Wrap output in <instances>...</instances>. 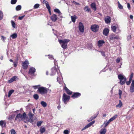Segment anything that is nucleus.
I'll list each match as a JSON object with an SVG mask.
<instances>
[{"instance_id": "nucleus-1", "label": "nucleus", "mask_w": 134, "mask_h": 134, "mask_svg": "<svg viewBox=\"0 0 134 134\" xmlns=\"http://www.w3.org/2000/svg\"><path fill=\"white\" fill-rule=\"evenodd\" d=\"M26 115L25 113H24L22 115L21 114L19 113L15 117V120H16L20 121L24 119V121L26 122V121H25V120L24 119L26 118Z\"/></svg>"}, {"instance_id": "nucleus-2", "label": "nucleus", "mask_w": 134, "mask_h": 134, "mask_svg": "<svg viewBox=\"0 0 134 134\" xmlns=\"http://www.w3.org/2000/svg\"><path fill=\"white\" fill-rule=\"evenodd\" d=\"M58 41L61 47L64 49H66L67 47V43L70 40L68 39H65L63 40H59Z\"/></svg>"}, {"instance_id": "nucleus-3", "label": "nucleus", "mask_w": 134, "mask_h": 134, "mask_svg": "<svg viewBox=\"0 0 134 134\" xmlns=\"http://www.w3.org/2000/svg\"><path fill=\"white\" fill-rule=\"evenodd\" d=\"M118 78L120 80L119 83L120 85H122L125 83L126 79L125 76L121 74H119L118 75Z\"/></svg>"}, {"instance_id": "nucleus-4", "label": "nucleus", "mask_w": 134, "mask_h": 134, "mask_svg": "<svg viewBox=\"0 0 134 134\" xmlns=\"http://www.w3.org/2000/svg\"><path fill=\"white\" fill-rule=\"evenodd\" d=\"M38 91L41 94H44L47 93V89L43 87H40L38 88Z\"/></svg>"}, {"instance_id": "nucleus-5", "label": "nucleus", "mask_w": 134, "mask_h": 134, "mask_svg": "<svg viewBox=\"0 0 134 134\" xmlns=\"http://www.w3.org/2000/svg\"><path fill=\"white\" fill-rule=\"evenodd\" d=\"M70 96L66 95L65 93L63 95L62 97V100L64 103L66 104L70 99Z\"/></svg>"}, {"instance_id": "nucleus-6", "label": "nucleus", "mask_w": 134, "mask_h": 134, "mask_svg": "<svg viewBox=\"0 0 134 134\" xmlns=\"http://www.w3.org/2000/svg\"><path fill=\"white\" fill-rule=\"evenodd\" d=\"M99 26L96 24H93L91 26V30L94 32H96L98 31Z\"/></svg>"}, {"instance_id": "nucleus-7", "label": "nucleus", "mask_w": 134, "mask_h": 134, "mask_svg": "<svg viewBox=\"0 0 134 134\" xmlns=\"http://www.w3.org/2000/svg\"><path fill=\"white\" fill-rule=\"evenodd\" d=\"M117 117V115H115L111 118L108 121L104 122V124L105 125L104 127H106L111 122L114 120Z\"/></svg>"}, {"instance_id": "nucleus-8", "label": "nucleus", "mask_w": 134, "mask_h": 134, "mask_svg": "<svg viewBox=\"0 0 134 134\" xmlns=\"http://www.w3.org/2000/svg\"><path fill=\"white\" fill-rule=\"evenodd\" d=\"M59 72L57 71L58 76L57 78V81L59 83L60 82L62 81L63 78L62 75L61 73L60 72V70H59Z\"/></svg>"}, {"instance_id": "nucleus-9", "label": "nucleus", "mask_w": 134, "mask_h": 134, "mask_svg": "<svg viewBox=\"0 0 134 134\" xmlns=\"http://www.w3.org/2000/svg\"><path fill=\"white\" fill-rule=\"evenodd\" d=\"M95 122V121L94 120L93 121H92L90 122L88 124H87L85 126V127H83L81 130H84L86 129H87L88 128L90 127L91 125H92V124H94Z\"/></svg>"}, {"instance_id": "nucleus-10", "label": "nucleus", "mask_w": 134, "mask_h": 134, "mask_svg": "<svg viewBox=\"0 0 134 134\" xmlns=\"http://www.w3.org/2000/svg\"><path fill=\"white\" fill-rule=\"evenodd\" d=\"M79 30L81 32H83L84 31V27L83 24L81 22H80L79 26Z\"/></svg>"}, {"instance_id": "nucleus-11", "label": "nucleus", "mask_w": 134, "mask_h": 134, "mask_svg": "<svg viewBox=\"0 0 134 134\" xmlns=\"http://www.w3.org/2000/svg\"><path fill=\"white\" fill-rule=\"evenodd\" d=\"M29 63L28 60H25L23 63L22 66L23 69H26L27 68Z\"/></svg>"}, {"instance_id": "nucleus-12", "label": "nucleus", "mask_w": 134, "mask_h": 134, "mask_svg": "<svg viewBox=\"0 0 134 134\" xmlns=\"http://www.w3.org/2000/svg\"><path fill=\"white\" fill-rule=\"evenodd\" d=\"M36 69L34 67L31 68L29 69V74L30 75H34Z\"/></svg>"}, {"instance_id": "nucleus-13", "label": "nucleus", "mask_w": 134, "mask_h": 134, "mask_svg": "<svg viewBox=\"0 0 134 134\" xmlns=\"http://www.w3.org/2000/svg\"><path fill=\"white\" fill-rule=\"evenodd\" d=\"M51 73L50 75L51 76H53L55 75L56 72L57 71V69L55 66L53 67L51 69Z\"/></svg>"}, {"instance_id": "nucleus-14", "label": "nucleus", "mask_w": 134, "mask_h": 134, "mask_svg": "<svg viewBox=\"0 0 134 134\" xmlns=\"http://www.w3.org/2000/svg\"><path fill=\"white\" fill-rule=\"evenodd\" d=\"M81 95V94L79 92L74 93L71 96V97L73 98H77Z\"/></svg>"}, {"instance_id": "nucleus-15", "label": "nucleus", "mask_w": 134, "mask_h": 134, "mask_svg": "<svg viewBox=\"0 0 134 134\" xmlns=\"http://www.w3.org/2000/svg\"><path fill=\"white\" fill-rule=\"evenodd\" d=\"M130 92L132 93L134 92V80H133L131 84V86L130 88Z\"/></svg>"}, {"instance_id": "nucleus-16", "label": "nucleus", "mask_w": 134, "mask_h": 134, "mask_svg": "<svg viewBox=\"0 0 134 134\" xmlns=\"http://www.w3.org/2000/svg\"><path fill=\"white\" fill-rule=\"evenodd\" d=\"M18 79V77L16 76H14L10 80L8 81L9 83H11L13 81H16Z\"/></svg>"}, {"instance_id": "nucleus-17", "label": "nucleus", "mask_w": 134, "mask_h": 134, "mask_svg": "<svg viewBox=\"0 0 134 134\" xmlns=\"http://www.w3.org/2000/svg\"><path fill=\"white\" fill-rule=\"evenodd\" d=\"M118 38V36H115L114 34H111L110 35L109 37V41L113 40L115 39H117Z\"/></svg>"}, {"instance_id": "nucleus-18", "label": "nucleus", "mask_w": 134, "mask_h": 134, "mask_svg": "<svg viewBox=\"0 0 134 134\" xmlns=\"http://www.w3.org/2000/svg\"><path fill=\"white\" fill-rule=\"evenodd\" d=\"M18 36L17 34L16 33H14L11 35L9 37L10 39L11 40L12 39H15Z\"/></svg>"}, {"instance_id": "nucleus-19", "label": "nucleus", "mask_w": 134, "mask_h": 134, "mask_svg": "<svg viewBox=\"0 0 134 134\" xmlns=\"http://www.w3.org/2000/svg\"><path fill=\"white\" fill-rule=\"evenodd\" d=\"M6 122L5 120L0 121V126L2 127H5L6 126Z\"/></svg>"}, {"instance_id": "nucleus-20", "label": "nucleus", "mask_w": 134, "mask_h": 134, "mask_svg": "<svg viewBox=\"0 0 134 134\" xmlns=\"http://www.w3.org/2000/svg\"><path fill=\"white\" fill-rule=\"evenodd\" d=\"M51 19L53 21H55L57 19V15L55 14H53L51 16Z\"/></svg>"}, {"instance_id": "nucleus-21", "label": "nucleus", "mask_w": 134, "mask_h": 134, "mask_svg": "<svg viewBox=\"0 0 134 134\" xmlns=\"http://www.w3.org/2000/svg\"><path fill=\"white\" fill-rule=\"evenodd\" d=\"M109 31L108 29L107 28H105L103 31V35L105 36H107L109 33Z\"/></svg>"}, {"instance_id": "nucleus-22", "label": "nucleus", "mask_w": 134, "mask_h": 134, "mask_svg": "<svg viewBox=\"0 0 134 134\" xmlns=\"http://www.w3.org/2000/svg\"><path fill=\"white\" fill-rule=\"evenodd\" d=\"M105 21L106 23L107 24L109 23L110 22V17L108 16L107 18H105Z\"/></svg>"}, {"instance_id": "nucleus-23", "label": "nucleus", "mask_w": 134, "mask_h": 134, "mask_svg": "<svg viewBox=\"0 0 134 134\" xmlns=\"http://www.w3.org/2000/svg\"><path fill=\"white\" fill-rule=\"evenodd\" d=\"M91 7L93 9L94 11H96V5L94 3H93L91 4Z\"/></svg>"}, {"instance_id": "nucleus-24", "label": "nucleus", "mask_w": 134, "mask_h": 134, "mask_svg": "<svg viewBox=\"0 0 134 134\" xmlns=\"http://www.w3.org/2000/svg\"><path fill=\"white\" fill-rule=\"evenodd\" d=\"M104 43V41L103 40H100L98 41V45L99 47L102 46L103 44Z\"/></svg>"}, {"instance_id": "nucleus-25", "label": "nucleus", "mask_w": 134, "mask_h": 134, "mask_svg": "<svg viewBox=\"0 0 134 134\" xmlns=\"http://www.w3.org/2000/svg\"><path fill=\"white\" fill-rule=\"evenodd\" d=\"M64 89L68 94H72V92L69 90L66 87H65Z\"/></svg>"}, {"instance_id": "nucleus-26", "label": "nucleus", "mask_w": 134, "mask_h": 134, "mask_svg": "<svg viewBox=\"0 0 134 134\" xmlns=\"http://www.w3.org/2000/svg\"><path fill=\"white\" fill-rule=\"evenodd\" d=\"M28 115L30 119L32 120L33 119L34 115L31 112H29V113L28 114Z\"/></svg>"}, {"instance_id": "nucleus-27", "label": "nucleus", "mask_w": 134, "mask_h": 134, "mask_svg": "<svg viewBox=\"0 0 134 134\" xmlns=\"http://www.w3.org/2000/svg\"><path fill=\"white\" fill-rule=\"evenodd\" d=\"M111 29L113 31L116 33V29H117V27L115 26H111Z\"/></svg>"}, {"instance_id": "nucleus-28", "label": "nucleus", "mask_w": 134, "mask_h": 134, "mask_svg": "<svg viewBox=\"0 0 134 134\" xmlns=\"http://www.w3.org/2000/svg\"><path fill=\"white\" fill-rule=\"evenodd\" d=\"M84 10L86 12H90L91 11L90 8H88V6H85L84 8Z\"/></svg>"}, {"instance_id": "nucleus-29", "label": "nucleus", "mask_w": 134, "mask_h": 134, "mask_svg": "<svg viewBox=\"0 0 134 134\" xmlns=\"http://www.w3.org/2000/svg\"><path fill=\"white\" fill-rule=\"evenodd\" d=\"M119 104H118L116 105V107H119L120 108L122 106V104L121 100H119Z\"/></svg>"}, {"instance_id": "nucleus-30", "label": "nucleus", "mask_w": 134, "mask_h": 134, "mask_svg": "<svg viewBox=\"0 0 134 134\" xmlns=\"http://www.w3.org/2000/svg\"><path fill=\"white\" fill-rule=\"evenodd\" d=\"M97 116V115H95L93 116H91V118L88 120V122H90V121L92 120L93 119H95L96 117Z\"/></svg>"}, {"instance_id": "nucleus-31", "label": "nucleus", "mask_w": 134, "mask_h": 134, "mask_svg": "<svg viewBox=\"0 0 134 134\" xmlns=\"http://www.w3.org/2000/svg\"><path fill=\"white\" fill-rule=\"evenodd\" d=\"M106 132V130L105 129H102L100 131V134H105Z\"/></svg>"}, {"instance_id": "nucleus-32", "label": "nucleus", "mask_w": 134, "mask_h": 134, "mask_svg": "<svg viewBox=\"0 0 134 134\" xmlns=\"http://www.w3.org/2000/svg\"><path fill=\"white\" fill-rule=\"evenodd\" d=\"M41 104L44 107H46L47 105L46 103L43 101L41 102Z\"/></svg>"}, {"instance_id": "nucleus-33", "label": "nucleus", "mask_w": 134, "mask_h": 134, "mask_svg": "<svg viewBox=\"0 0 134 134\" xmlns=\"http://www.w3.org/2000/svg\"><path fill=\"white\" fill-rule=\"evenodd\" d=\"M14 90H11L9 91L8 92V97H9L12 94V93L14 92Z\"/></svg>"}, {"instance_id": "nucleus-34", "label": "nucleus", "mask_w": 134, "mask_h": 134, "mask_svg": "<svg viewBox=\"0 0 134 134\" xmlns=\"http://www.w3.org/2000/svg\"><path fill=\"white\" fill-rule=\"evenodd\" d=\"M21 8V5H19L17 6L16 7V9L17 11H19L20 10Z\"/></svg>"}, {"instance_id": "nucleus-35", "label": "nucleus", "mask_w": 134, "mask_h": 134, "mask_svg": "<svg viewBox=\"0 0 134 134\" xmlns=\"http://www.w3.org/2000/svg\"><path fill=\"white\" fill-rule=\"evenodd\" d=\"M12 27L14 28H15V24L14 21L12 20L11 21Z\"/></svg>"}, {"instance_id": "nucleus-36", "label": "nucleus", "mask_w": 134, "mask_h": 134, "mask_svg": "<svg viewBox=\"0 0 134 134\" xmlns=\"http://www.w3.org/2000/svg\"><path fill=\"white\" fill-rule=\"evenodd\" d=\"M40 131L41 133H44L45 131V130L44 127L41 128L40 129Z\"/></svg>"}, {"instance_id": "nucleus-37", "label": "nucleus", "mask_w": 134, "mask_h": 134, "mask_svg": "<svg viewBox=\"0 0 134 134\" xmlns=\"http://www.w3.org/2000/svg\"><path fill=\"white\" fill-rule=\"evenodd\" d=\"M75 17H76L75 16H71L72 21L74 23L75 22V20H76Z\"/></svg>"}, {"instance_id": "nucleus-38", "label": "nucleus", "mask_w": 134, "mask_h": 134, "mask_svg": "<svg viewBox=\"0 0 134 134\" xmlns=\"http://www.w3.org/2000/svg\"><path fill=\"white\" fill-rule=\"evenodd\" d=\"M118 7L120 9H122L123 8V7L122 5L120 4L119 2L118 1Z\"/></svg>"}, {"instance_id": "nucleus-39", "label": "nucleus", "mask_w": 134, "mask_h": 134, "mask_svg": "<svg viewBox=\"0 0 134 134\" xmlns=\"http://www.w3.org/2000/svg\"><path fill=\"white\" fill-rule=\"evenodd\" d=\"M34 98L36 100H37L39 98L38 95L37 94H35L33 96Z\"/></svg>"}, {"instance_id": "nucleus-40", "label": "nucleus", "mask_w": 134, "mask_h": 134, "mask_svg": "<svg viewBox=\"0 0 134 134\" xmlns=\"http://www.w3.org/2000/svg\"><path fill=\"white\" fill-rule=\"evenodd\" d=\"M3 12L0 10V20H2L3 17Z\"/></svg>"}, {"instance_id": "nucleus-41", "label": "nucleus", "mask_w": 134, "mask_h": 134, "mask_svg": "<svg viewBox=\"0 0 134 134\" xmlns=\"http://www.w3.org/2000/svg\"><path fill=\"white\" fill-rule=\"evenodd\" d=\"M1 40L3 41V42H5V40L6 39V38L4 36H3L2 35L1 36Z\"/></svg>"}, {"instance_id": "nucleus-42", "label": "nucleus", "mask_w": 134, "mask_h": 134, "mask_svg": "<svg viewBox=\"0 0 134 134\" xmlns=\"http://www.w3.org/2000/svg\"><path fill=\"white\" fill-rule=\"evenodd\" d=\"M11 134H17L15 131L14 129H12L10 130Z\"/></svg>"}, {"instance_id": "nucleus-43", "label": "nucleus", "mask_w": 134, "mask_h": 134, "mask_svg": "<svg viewBox=\"0 0 134 134\" xmlns=\"http://www.w3.org/2000/svg\"><path fill=\"white\" fill-rule=\"evenodd\" d=\"M40 6V5L38 4H36L34 6V9H37Z\"/></svg>"}, {"instance_id": "nucleus-44", "label": "nucleus", "mask_w": 134, "mask_h": 134, "mask_svg": "<svg viewBox=\"0 0 134 134\" xmlns=\"http://www.w3.org/2000/svg\"><path fill=\"white\" fill-rule=\"evenodd\" d=\"M40 85H36V86H32L34 88V89H36L37 88H39L38 87H40Z\"/></svg>"}, {"instance_id": "nucleus-45", "label": "nucleus", "mask_w": 134, "mask_h": 134, "mask_svg": "<svg viewBox=\"0 0 134 134\" xmlns=\"http://www.w3.org/2000/svg\"><path fill=\"white\" fill-rule=\"evenodd\" d=\"M17 0H11V4H13L16 3Z\"/></svg>"}, {"instance_id": "nucleus-46", "label": "nucleus", "mask_w": 134, "mask_h": 134, "mask_svg": "<svg viewBox=\"0 0 134 134\" xmlns=\"http://www.w3.org/2000/svg\"><path fill=\"white\" fill-rule=\"evenodd\" d=\"M42 122L41 121L37 122V126L38 127L40 126L42 124Z\"/></svg>"}, {"instance_id": "nucleus-47", "label": "nucleus", "mask_w": 134, "mask_h": 134, "mask_svg": "<svg viewBox=\"0 0 134 134\" xmlns=\"http://www.w3.org/2000/svg\"><path fill=\"white\" fill-rule=\"evenodd\" d=\"M99 52H100L101 53L102 55L104 57H105V53L104 51H99Z\"/></svg>"}, {"instance_id": "nucleus-48", "label": "nucleus", "mask_w": 134, "mask_h": 134, "mask_svg": "<svg viewBox=\"0 0 134 134\" xmlns=\"http://www.w3.org/2000/svg\"><path fill=\"white\" fill-rule=\"evenodd\" d=\"M121 59V58H118L116 60V63H119Z\"/></svg>"}, {"instance_id": "nucleus-49", "label": "nucleus", "mask_w": 134, "mask_h": 134, "mask_svg": "<svg viewBox=\"0 0 134 134\" xmlns=\"http://www.w3.org/2000/svg\"><path fill=\"white\" fill-rule=\"evenodd\" d=\"M46 6L48 10H51V7L48 3L46 4Z\"/></svg>"}, {"instance_id": "nucleus-50", "label": "nucleus", "mask_w": 134, "mask_h": 134, "mask_svg": "<svg viewBox=\"0 0 134 134\" xmlns=\"http://www.w3.org/2000/svg\"><path fill=\"white\" fill-rule=\"evenodd\" d=\"M122 93V92L121 91V90H119V95L120 98H121Z\"/></svg>"}, {"instance_id": "nucleus-51", "label": "nucleus", "mask_w": 134, "mask_h": 134, "mask_svg": "<svg viewBox=\"0 0 134 134\" xmlns=\"http://www.w3.org/2000/svg\"><path fill=\"white\" fill-rule=\"evenodd\" d=\"M54 11L56 13H60V11L58 9H55L54 10Z\"/></svg>"}, {"instance_id": "nucleus-52", "label": "nucleus", "mask_w": 134, "mask_h": 134, "mask_svg": "<svg viewBox=\"0 0 134 134\" xmlns=\"http://www.w3.org/2000/svg\"><path fill=\"white\" fill-rule=\"evenodd\" d=\"M72 2V3H74V4H75L76 5H80V3H77L75 1H73L72 2Z\"/></svg>"}, {"instance_id": "nucleus-53", "label": "nucleus", "mask_w": 134, "mask_h": 134, "mask_svg": "<svg viewBox=\"0 0 134 134\" xmlns=\"http://www.w3.org/2000/svg\"><path fill=\"white\" fill-rule=\"evenodd\" d=\"M64 134H68L69 133V131L68 130H65L63 132Z\"/></svg>"}, {"instance_id": "nucleus-54", "label": "nucleus", "mask_w": 134, "mask_h": 134, "mask_svg": "<svg viewBox=\"0 0 134 134\" xmlns=\"http://www.w3.org/2000/svg\"><path fill=\"white\" fill-rule=\"evenodd\" d=\"M131 38V35H130L127 36V40L128 41L130 40Z\"/></svg>"}, {"instance_id": "nucleus-55", "label": "nucleus", "mask_w": 134, "mask_h": 134, "mask_svg": "<svg viewBox=\"0 0 134 134\" xmlns=\"http://www.w3.org/2000/svg\"><path fill=\"white\" fill-rule=\"evenodd\" d=\"M54 62L55 66H57L58 67L57 62L55 59H54Z\"/></svg>"}, {"instance_id": "nucleus-56", "label": "nucleus", "mask_w": 134, "mask_h": 134, "mask_svg": "<svg viewBox=\"0 0 134 134\" xmlns=\"http://www.w3.org/2000/svg\"><path fill=\"white\" fill-rule=\"evenodd\" d=\"M127 7L128 9L129 10H130V9H131V7H130V4L129 3H127Z\"/></svg>"}, {"instance_id": "nucleus-57", "label": "nucleus", "mask_w": 134, "mask_h": 134, "mask_svg": "<svg viewBox=\"0 0 134 134\" xmlns=\"http://www.w3.org/2000/svg\"><path fill=\"white\" fill-rule=\"evenodd\" d=\"M48 56H49V59H54L53 58V56L52 55H48Z\"/></svg>"}, {"instance_id": "nucleus-58", "label": "nucleus", "mask_w": 134, "mask_h": 134, "mask_svg": "<svg viewBox=\"0 0 134 134\" xmlns=\"http://www.w3.org/2000/svg\"><path fill=\"white\" fill-rule=\"evenodd\" d=\"M117 30H116V33L117 34L118 33H119V32H120V29L117 27Z\"/></svg>"}, {"instance_id": "nucleus-59", "label": "nucleus", "mask_w": 134, "mask_h": 134, "mask_svg": "<svg viewBox=\"0 0 134 134\" xmlns=\"http://www.w3.org/2000/svg\"><path fill=\"white\" fill-rule=\"evenodd\" d=\"M25 16V15H24L22 16H19L18 18V19L19 20H21Z\"/></svg>"}, {"instance_id": "nucleus-60", "label": "nucleus", "mask_w": 134, "mask_h": 134, "mask_svg": "<svg viewBox=\"0 0 134 134\" xmlns=\"http://www.w3.org/2000/svg\"><path fill=\"white\" fill-rule=\"evenodd\" d=\"M131 82H130L129 81H127L126 82V83L127 85H130Z\"/></svg>"}, {"instance_id": "nucleus-61", "label": "nucleus", "mask_w": 134, "mask_h": 134, "mask_svg": "<svg viewBox=\"0 0 134 134\" xmlns=\"http://www.w3.org/2000/svg\"><path fill=\"white\" fill-rule=\"evenodd\" d=\"M43 3L44 4H46H46H48V3L47 2V1L45 0L43 1Z\"/></svg>"}, {"instance_id": "nucleus-62", "label": "nucleus", "mask_w": 134, "mask_h": 134, "mask_svg": "<svg viewBox=\"0 0 134 134\" xmlns=\"http://www.w3.org/2000/svg\"><path fill=\"white\" fill-rule=\"evenodd\" d=\"M58 14H59V16L61 17V18H62V13H61V12H60V13H58Z\"/></svg>"}, {"instance_id": "nucleus-63", "label": "nucleus", "mask_w": 134, "mask_h": 134, "mask_svg": "<svg viewBox=\"0 0 134 134\" xmlns=\"http://www.w3.org/2000/svg\"><path fill=\"white\" fill-rule=\"evenodd\" d=\"M61 108V106L60 105H59L58 107H57V108L59 110Z\"/></svg>"}, {"instance_id": "nucleus-64", "label": "nucleus", "mask_w": 134, "mask_h": 134, "mask_svg": "<svg viewBox=\"0 0 134 134\" xmlns=\"http://www.w3.org/2000/svg\"><path fill=\"white\" fill-rule=\"evenodd\" d=\"M14 65L15 67H16L17 66V64L14 62Z\"/></svg>"}]
</instances>
